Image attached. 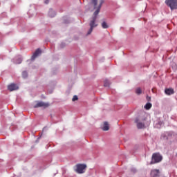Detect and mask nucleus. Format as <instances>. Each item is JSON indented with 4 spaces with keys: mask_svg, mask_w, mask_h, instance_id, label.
Returning a JSON list of instances; mask_svg holds the SVG:
<instances>
[{
    "mask_svg": "<svg viewBox=\"0 0 177 177\" xmlns=\"http://www.w3.org/2000/svg\"><path fill=\"white\" fill-rule=\"evenodd\" d=\"M162 161V156L160 153H154L152 154L151 161L150 162V165L153 164H158Z\"/></svg>",
    "mask_w": 177,
    "mask_h": 177,
    "instance_id": "1",
    "label": "nucleus"
},
{
    "mask_svg": "<svg viewBox=\"0 0 177 177\" xmlns=\"http://www.w3.org/2000/svg\"><path fill=\"white\" fill-rule=\"evenodd\" d=\"M96 17H93L90 21L89 26L90 29L88 30L87 32V35H90V34H92V31H93V28L95 27H97V24H96Z\"/></svg>",
    "mask_w": 177,
    "mask_h": 177,
    "instance_id": "2",
    "label": "nucleus"
},
{
    "mask_svg": "<svg viewBox=\"0 0 177 177\" xmlns=\"http://www.w3.org/2000/svg\"><path fill=\"white\" fill-rule=\"evenodd\" d=\"M85 169H86V165L77 164L76 165V169H75L77 174H84Z\"/></svg>",
    "mask_w": 177,
    "mask_h": 177,
    "instance_id": "3",
    "label": "nucleus"
},
{
    "mask_svg": "<svg viewBox=\"0 0 177 177\" xmlns=\"http://www.w3.org/2000/svg\"><path fill=\"white\" fill-rule=\"evenodd\" d=\"M165 3L171 10L177 9V0H165Z\"/></svg>",
    "mask_w": 177,
    "mask_h": 177,
    "instance_id": "4",
    "label": "nucleus"
},
{
    "mask_svg": "<svg viewBox=\"0 0 177 177\" xmlns=\"http://www.w3.org/2000/svg\"><path fill=\"white\" fill-rule=\"evenodd\" d=\"M35 109L38 107H44V109H46V107H49V104L45 103L44 102H37L36 105L34 106Z\"/></svg>",
    "mask_w": 177,
    "mask_h": 177,
    "instance_id": "5",
    "label": "nucleus"
},
{
    "mask_svg": "<svg viewBox=\"0 0 177 177\" xmlns=\"http://www.w3.org/2000/svg\"><path fill=\"white\" fill-rule=\"evenodd\" d=\"M103 0H100L99 7L94 12L93 17H95V19H97V15H99V12H100V8H102V5H103Z\"/></svg>",
    "mask_w": 177,
    "mask_h": 177,
    "instance_id": "6",
    "label": "nucleus"
},
{
    "mask_svg": "<svg viewBox=\"0 0 177 177\" xmlns=\"http://www.w3.org/2000/svg\"><path fill=\"white\" fill-rule=\"evenodd\" d=\"M8 89L10 92H12V91H17V89H19V86L16 84H11L8 86Z\"/></svg>",
    "mask_w": 177,
    "mask_h": 177,
    "instance_id": "7",
    "label": "nucleus"
},
{
    "mask_svg": "<svg viewBox=\"0 0 177 177\" xmlns=\"http://www.w3.org/2000/svg\"><path fill=\"white\" fill-rule=\"evenodd\" d=\"M41 53L42 51L41 50V49L37 48L31 57V60H35V58L38 57V55H41Z\"/></svg>",
    "mask_w": 177,
    "mask_h": 177,
    "instance_id": "8",
    "label": "nucleus"
},
{
    "mask_svg": "<svg viewBox=\"0 0 177 177\" xmlns=\"http://www.w3.org/2000/svg\"><path fill=\"white\" fill-rule=\"evenodd\" d=\"M160 175V170L158 169H153L151 171V177H157Z\"/></svg>",
    "mask_w": 177,
    "mask_h": 177,
    "instance_id": "9",
    "label": "nucleus"
},
{
    "mask_svg": "<svg viewBox=\"0 0 177 177\" xmlns=\"http://www.w3.org/2000/svg\"><path fill=\"white\" fill-rule=\"evenodd\" d=\"M135 122L137 124V128H138V129L145 128V123L139 122V119H136Z\"/></svg>",
    "mask_w": 177,
    "mask_h": 177,
    "instance_id": "10",
    "label": "nucleus"
},
{
    "mask_svg": "<svg viewBox=\"0 0 177 177\" xmlns=\"http://www.w3.org/2000/svg\"><path fill=\"white\" fill-rule=\"evenodd\" d=\"M166 95H174V88H166L165 91Z\"/></svg>",
    "mask_w": 177,
    "mask_h": 177,
    "instance_id": "11",
    "label": "nucleus"
},
{
    "mask_svg": "<svg viewBox=\"0 0 177 177\" xmlns=\"http://www.w3.org/2000/svg\"><path fill=\"white\" fill-rule=\"evenodd\" d=\"M102 129L104 131H109V129H110V127L109 126V123L107 122H104V127Z\"/></svg>",
    "mask_w": 177,
    "mask_h": 177,
    "instance_id": "12",
    "label": "nucleus"
},
{
    "mask_svg": "<svg viewBox=\"0 0 177 177\" xmlns=\"http://www.w3.org/2000/svg\"><path fill=\"white\" fill-rule=\"evenodd\" d=\"M48 16L50 17H55V16H56V12H55L53 10L50 9L48 12Z\"/></svg>",
    "mask_w": 177,
    "mask_h": 177,
    "instance_id": "13",
    "label": "nucleus"
},
{
    "mask_svg": "<svg viewBox=\"0 0 177 177\" xmlns=\"http://www.w3.org/2000/svg\"><path fill=\"white\" fill-rule=\"evenodd\" d=\"M151 106H152L151 103L148 102L145 104L144 107L145 110H150V109H151Z\"/></svg>",
    "mask_w": 177,
    "mask_h": 177,
    "instance_id": "14",
    "label": "nucleus"
},
{
    "mask_svg": "<svg viewBox=\"0 0 177 177\" xmlns=\"http://www.w3.org/2000/svg\"><path fill=\"white\" fill-rule=\"evenodd\" d=\"M102 28H109V25H107V23L106 21H103L102 23Z\"/></svg>",
    "mask_w": 177,
    "mask_h": 177,
    "instance_id": "15",
    "label": "nucleus"
},
{
    "mask_svg": "<svg viewBox=\"0 0 177 177\" xmlns=\"http://www.w3.org/2000/svg\"><path fill=\"white\" fill-rule=\"evenodd\" d=\"M136 93L137 95H141L142 94V89L140 88H137L136 89Z\"/></svg>",
    "mask_w": 177,
    "mask_h": 177,
    "instance_id": "16",
    "label": "nucleus"
},
{
    "mask_svg": "<svg viewBox=\"0 0 177 177\" xmlns=\"http://www.w3.org/2000/svg\"><path fill=\"white\" fill-rule=\"evenodd\" d=\"M93 5H94V8H96V6L97 5V0H91Z\"/></svg>",
    "mask_w": 177,
    "mask_h": 177,
    "instance_id": "17",
    "label": "nucleus"
},
{
    "mask_svg": "<svg viewBox=\"0 0 177 177\" xmlns=\"http://www.w3.org/2000/svg\"><path fill=\"white\" fill-rule=\"evenodd\" d=\"M27 75H28L27 72L24 71V72L22 73V77H23V78H27Z\"/></svg>",
    "mask_w": 177,
    "mask_h": 177,
    "instance_id": "18",
    "label": "nucleus"
},
{
    "mask_svg": "<svg viewBox=\"0 0 177 177\" xmlns=\"http://www.w3.org/2000/svg\"><path fill=\"white\" fill-rule=\"evenodd\" d=\"M72 100L73 102H75V100H78V96L74 95Z\"/></svg>",
    "mask_w": 177,
    "mask_h": 177,
    "instance_id": "19",
    "label": "nucleus"
},
{
    "mask_svg": "<svg viewBox=\"0 0 177 177\" xmlns=\"http://www.w3.org/2000/svg\"><path fill=\"white\" fill-rule=\"evenodd\" d=\"M22 62L21 58H19L18 60L17 61V64H20Z\"/></svg>",
    "mask_w": 177,
    "mask_h": 177,
    "instance_id": "20",
    "label": "nucleus"
},
{
    "mask_svg": "<svg viewBox=\"0 0 177 177\" xmlns=\"http://www.w3.org/2000/svg\"><path fill=\"white\" fill-rule=\"evenodd\" d=\"M109 83H104V86H109Z\"/></svg>",
    "mask_w": 177,
    "mask_h": 177,
    "instance_id": "21",
    "label": "nucleus"
},
{
    "mask_svg": "<svg viewBox=\"0 0 177 177\" xmlns=\"http://www.w3.org/2000/svg\"><path fill=\"white\" fill-rule=\"evenodd\" d=\"M45 3H49V1L47 0V1H45Z\"/></svg>",
    "mask_w": 177,
    "mask_h": 177,
    "instance_id": "22",
    "label": "nucleus"
},
{
    "mask_svg": "<svg viewBox=\"0 0 177 177\" xmlns=\"http://www.w3.org/2000/svg\"><path fill=\"white\" fill-rule=\"evenodd\" d=\"M150 125V122H148V126Z\"/></svg>",
    "mask_w": 177,
    "mask_h": 177,
    "instance_id": "23",
    "label": "nucleus"
},
{
    "mask_svg": "<svg viewBox=\"0 0 177 177\" xmlns=\"http://www.w3.org/2000/svg\"><path fill=\"white\" fill-rule=\"evenodd\" d=\"M147 100H149V97H147Z\"/></svg>",
    "mask_w": 177,
    "mask_h": 177,
    "instance_id": "24",
    "label": "nucleus"
}]
</instances>
